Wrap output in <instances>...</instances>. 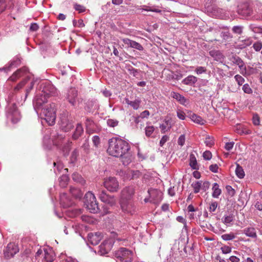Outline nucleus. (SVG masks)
<instances>
[{
	"label": "nucleus",
	"instance_id": "37",
	"mask_svg": "<svg viewBox=\"0 0 262 262\" xmlns=\"http://www.w3.org/2000/svg\"><path fill=\"white\" fill-rule=\"evenodd\" d=\"M160 128L161 130V133L164 134L166 132L170 130L171 126L169 124L168 121H165L164 123L160 126Z\"/></svg>",
	"mask_w": 262,
	"mask_h": 262
},
{
	"label": "nucleus",
	"instance_id": "62",
	"mask_svg": "<svg viewBox=\"0 0 262 262\" xmlns=\"http://www.w3.org/2000/svg\"><path fill=\"white\" fill-rule=\"evenodd\" d=\"M221 250H222V252L224 254L229 253L231 251V248L230 247L227 246H223L221 248Z\"/></svg>",
	"mask_w": 262,
	"mask_h": 262
},
{
	"label": "nucleus",
	"instance_id": "26",
	"mask_svg": "<svg viewBox=\"0 0 262 262\" xmlns=\"http://www.w3.org/2000/svg\"><path fill=\"white\" fill-rule=\"evenodd\" d=\"M171 96L173 98L176 99L181 104L184 105L185 103L187 102L186 99L179 93L172 92L171 93Z\"/></svg>",
	"mask_w": 262,
	"mask_h": 262
},
{
	"label": "nucleus",
	"instance_id": "12",
	"mask_svg": "<svg viewBox=\"0 0 262 262\" xmlns=\"http://www.w3.org/2000/svg\"><path fill=\"white\" fill-rule=\"evenodd\" d=\"M98 195L102 202L111 206L115 205L116 203V199L114 196L107 194L104 190H99Z\"/></svg>",
	"mask_w": 262,
	"mask_h": 262
},
{
	"label": "nucleus",
	"instance_id": "18",
	"mask_svg": "<svg viewBox=\"0 0 262 262\" xmlns=\"http://www.w3.org/2000/svg\"><path fill=\"white\" fill-rule=\"evenodd\" d=\"M55 254L51 248L43 249V259L47 262H53L55 259Z\"/></svg>",
	"mask_w": 262,
	"mask_h": 262
},
{
	"label": "nucleus",
	"instance_id": "15",
	"mask_svg": "<svg viewBox=\"0 0 262 262\" xmlns=\"http://www.w3.org/2000/svg\"><path fill=\"white\" fill-rule=\"evenodd\" d=\"M18 251L19 249L17 246L14 243H10L8 244L6 249L4 251V255L6 258H10Z\"/></svg>",
	"mask_w": 262,
	"mask_h": 262
},
{
	"label": "nucleus",
	"instance_id": "23",
	"mask_svg": "<svg viewBox=\"0 0 262 262\" xmlns=\"http://www.w3.org/2000/svg\"><path fill=\"white\" fill-rule=\"evenodd\" d=\"M20 60L18 58H17L15 60L11 61L8 67L0 68V72L4 71L7 73L8 71H10L12 67H17L20 64Z\"/></svg>",
	"mask_w": 262,
	"mask_h": 262
},
{
	"label": "nucleus",
	"instance_id": "54",
	"mask_svg": "<svg viewBox=\"0 0 262 262\" xmlns=\"http://www.w3.org/2000/svg\"><path fill=\"white\" fill-rule=\"evenodd\" d=\"M78 156H79V151L77 149H76L72 153L71 157L72 161L73 162L75 161Z\"/></svg>",
	"mask_w": 262,
	"mask_h": 262
},
{
	"label": "nucleus",
	"instance_id": "11",
	"mask_svg": "<svg viewBox=\"0 0 262 262\" xmlns=\"http://www.w3.org/2000/svg\"><path fill=\"white\" fill-rule=\"evenodd\" d=\"M103 184L104 187L111 192H116L119 189V183L114 177H110L105 179Z\"/></svg>",
	"mask_w": 262,
	"mask_h": 262
},
{
	"label": "nucleus",
	"instance_id": "34",
	"mask_svg": "<svg viewBox=\"0 0 262 262\" xmlns=\"http://www.w3.org/2000/svg\"><path fill=\"white\" fill-rule=\"evenodd\" d=\"M212 190V196L215 198H217L221 193V190L219 188L218 184L216 183L213 184Z\"/></svg>",
	"mask_w": 262,
	"mask_h": 262
},
{
	"label": "nucleus",
	"instance_id": "36",
	"mask_svg": "<svg viewBox=\"0 0 262 262\" xmlns=\"http://www.w3.org/2000/svg\"><path fill=\"white\" fill-rule=\"evenodd\" d=\"M235 173L236 176L240 179L243 178L245 176V172L243 168L238 164L236 165Z\"/></svg>",
	"mask_w": 262,
	"mask_h": 262
},
{
	"label": "nucleus",
	"instance_id": "44",
	"mask_svg": "<svg viewBox=\"0 0 262 262\" xmlns=\"http://www.w3.org/2000/svg\"><path fill=\"white\" fill-rule=\"evenodd\" d=\"M234 78L239 86L242 85L245 82L244 78L240 75H236L234 76Z\"/></svg>",
	"mask_w": 262,
	"mask_h": 262
},
{
	"label": "nucleus",
	"instance_id": "28",
	"mask_svg": "<svg viewBox=\"0 0 262 262\" xmlns=\"http://www.w3.org/2000/svg\"><path fill=\"white\" fill-rule=\"evenodd\" d=\"M70 191L71 194L76 199H81L83 195V193L78 188L71 187Z\"/></svg>",
	"mask_w": 262,
	"mask_h": 262
},
{
	"label": "nucleus",
	"instance_id": "63",
	"mask_svg": "<svg viewBox=\"0 0 262 262\" xmlns=\"http://www.w3.org/2000/svg\"><path fill=\"white\" fill-rule=\"evenodd\" d=\"M177 116L181 120H184L185 119V113L181 110H178L177 111Z\"/></svg>",
	"mask_w": 262,
	"mask_h": 262
},
{
	"label": "nucleus",
	"instance_id": "3",
	"mask_svg": "<svg viewBox=\"0 0 262 262\" xmlns=\"http://www.w3.org/2000/svg\"><path fill=\"white\" fill-rule=\"evenodd\" d=\"M56 105L54 103L46 104L41 110L40 115L50 125L55 123L56 119Z\"/></svg>",
	"mask_w": 262,
	"mask_h": 262
},
{
	"label": "nucleus",
	"instance_id": "9",
	"mask_svg": "<svg viewBox=\"0 0 262 262\" xmlns=\"http://www.w3.org/2000/svg\"><path fill=\"white\" fill-rule=\"evenodd\" d=\"M148 193L150 199L145 198L144 202L146 203L150 202L156 204L159 203L162 199L161 192L157 189L150 188L148 190Z\"/></svg>",
	"mask_w": 262,
	"mask_h": 262
},
{
	"label": "nucleus",
	"instance_id": "8",
	"mask_svg": "<svg viewBox=\"0 0 262 262\" xmlns=\"http://www.w3.org/2000/svg\"><path fill=\"white\" fill-rule=\"evenodd\" d=\"M47 102V98L42 93H40L36 95L33 99V107L37 114L40 110L44 107L45 103Z\"/></svg>",
	"mask_w": 262,
	"mask_h": 262
},
{
	"label": "nucleus",
	"instance_id": "47",
	"mask_svg": "<svg viewBox=\"0 0 262 262\" xmlns=\"http://www.w3.org/2000/svg\"><path fill=\"white\" fill-rule=\"evenodd\" d=\"M27 80L25 79L21 81L14 88V91L16 92L17 91H18L19 89H21L26 83Z\"/></svg>",
	"mask_w": 262,
	"mask_h": 262
},
{
	"label": "nucleus",
	"instance_id": "31",
	"mask_svg": "<svg viewBox=\"0 0 262 262\" xmlns=\"http://www.w3.org/2000/svg\"><path fill=\"white\" fill-rule=\"evenodd\" d=\"M69 177L66 174H62L59 178V185L61 187H66L69 182Z\"/></svg>",
	"mask_w": 262,
	"mask_h": 262
},
{
	"label": "nucleus",
	"instance_id": "27",
	"mask_svg": "<svg viewBox=\"0 0 262 262\" xmlns=\"http://www.w3.org/2000/svg\"><path fill=\"white\" fill-rule=\"evenodd\" d=\"M54 166L55 168L54 172L56 174L60 173L62 170L68 171L67 168L63 169V164L60 161L54 162Z\"/></svg>",
	"mask_w": 262,
	"mask_h": 262
},
{
	"label": "nucleus",
	"instance_id": "55",
	"mask_svg": "<svg viewBox=\"0 0 262 262\" xmlns=\"http://www.w3.org/2000/svg\"><path fill=\"white\" fill-rule=\"evenodd\" d=\"M242 89L245 93L251 94L252 92V89L248 84H245Z\"/></svg>",
	"mask_w": 262,
	"mask_h": 262
},
{
	"label": "nucleus",
	"instance_id": "24",
	"mask_svg": "<svg viewBox=\"0 0 262 262\" xmlns=\"http://www.w3.org/2000/svg\"><path fill=\"white\" fill-rule=\"evenodd\" d=\"M189 165L193 169L198 170L199 166L194 154L191 153L189 156Z\"/></svg>",
	"mask_w": 262,
	"mask_h": 262
},
{
	"label": "nucleus",
	"instance_id": "29",
	"mask_svg": "<svg viewBox=\"0 0 262 262\" xmlns=\"http://www.w3.org/2000/svg\"><path fill=\"white\" fill-rule=\"evenodd\" d=\"M196 81L197 78L196 77L192 75H189L183 80L182 83L186 85H192L195 83Z\"/></svg>",
	"mask_w": 262,
	"mask_h": 262
},
{
	"label": "nucleus",
	"instance_id": "60",
	"mask_svg": "<svg viewBox=\"0 0 262 262\" xmlns=\"http://www.w3.org/2000/svg\"><path fill=\"white\" fill-rule=\"evenodd\" d=\"M210 187V183L208 181H205L203 183H202L201 189L204 191H206L209 189Z\"/></svg>",
	"mask_w": 262,
	"mask_h": 262
},
{
	"label": "nucleus",
	"instance_id": "52",
	"mask_svg": "<svg viewBox=\"0 0 262 262\" xmlns=\"http://www.w3.org/2000/svg\"><path fill=\"white\" fill-rule=\"evenodd\" d=\"M92 141L95 147H98L100 142V138L98 136H94L92 138Z\"/></svg>",
	"mask_w": 262,
	"mask_h": 262
},
{
	"label": "nucleus",
	"instance_id": "30",
	"mask_svg": "<svg viewBox=\"0 0 262 262\" xmlns=\"http://www.w3.org/2000/svg\"><path fill=\"white\" fill-rule=\"evenodd\" d=\"M244 233L247 236L251 237H256V232L254 228L249 227L246 228L244 230Z\"/></svg>",
	"mask_w": 262,
	"mask_h": 262
},
{
	"label": "nucleus",
	"instance_id": "21",
	"mask_svg": "<svg viewBox=\"0 0 262 262\" xmlns=\"http://www.w3.org/2000/svg\"><path fill=\"white\" fill-rule=\"evenodd\" d=\"M60 204L64 208L69 207L72 205L73 203L68 197L67 193H61L60 195Z\"/></svg>",
	"mask_w": 262,
	"mask_h": 262
},
{
	"label": "nucleus",
	"instance_id": "32",
	"mask_svg": "<svg viewBox=\"0 0 262 262\" xmlns=\"http://www.w3.org/2000/svg\"><path fill=\"white\" fill-rule=\"evenodd\" d=\"M149 114L148 111L146 110L142 112L139 116L135 118V123L138 124L141 121V119L147 118L149 116Z\"/></svg>",
	"mask_w": 262,
	"mask_h": 262
},
{
	"label": "nucleus",
	"instance_id": "39",
	"mask_svg": "<svg viewBox=\"0 0 262 262\" xmlns=\"http://www.w3.org/2000/svg\"><path fill=\"white\" fill-rule=\"evenodd\" d=\"M205 143L206 146L211 147L214 144L213 138L210 136L206 137L205 140Z\"/></svg>",
	"mask_w": 262,
	"mask_h": 262
},
{
	"label": "nucleus",
	"instance_id": "19",
	"mask_svg": "<svg viewBox=\"0 0 262 262\" xmlns=\"http://www.w3.org/2000/svg\"><path fill=\"white\" fill-rule=\"evenodd\" d=\"M74 127L73 122L67 118H63L61 119L60 127L65 132L71 130Z\"/></svg>",
	"mask_w": 262,
	"mask_h": 262
},
{
	"label": "nucleus",
	"instance_id": "13",
	"mask_svg": "<svg viewBox=\"0 0 262 262\" xmlns=\"http://www.w3.org/2000/svg\"><path fill=\"white\" fill-rule=\"evenodd\" d=\"M40 93L48 98L50 96H56L58 92L56 88L50 82L47 81L43 84Z\"/></svg>",
	"mask_w": 262,
	"mask_h": 262
},
{
	"label": "nucleus",
	"instance_id": "41",
	"mask_svg": "<svg viewBox=\"0 0 262 262\" xmlns=\"http://www.w3.org/2000/svg\"><path fill=\"white\" fill-rule=\"evenodd\" d=\"M73 24L74 27H78L79 28H83L85 26L83 20L81 19H79L78 21H76L75 19H73Z\"/></svg>",
	"mask_w": 262,
	"mask_h": 262
},
{
	"label": "nucleus",
	"instance_id": "16",
	"mask_svg": "<svg viewBox=\"0 0 262 262\" xmlns=\"http://www.w3.org/2000/svg\"><path fill=\"white\" fill-rule=\"evenodd\" d=\"M237 12L243 16H249L252 14L253 10L248 3H244L238 7Z\"/></svg>",
	"mask_w": 262,
	"mask_h": 262
},
{
	"label": "nucleus",
	"instance_id": "6",
	"mask_svg": "<svg viewBox=\"0 0 262 262\" xmlns=\"http://www.w3.org/2000/svg\"><path fill=\"white\" fill-rule=\"evenodd\" d=\"M84 204L90 212L96 213L100 210L98 203L93 193L89 191L84 196Z\"/></svg>",
	"mask_w": 262,
	"mask_h": 262
},
{
	"label": "nucleus",
	"instance_id": "14",
	"mask_svg": "<svg viewBox=\"0 0 262 262\" xmlns=\"http://www.w3.org/2000/svg\"><path fill=\"white\" fill-rule=\"evenodd\" d=\"M28 74V70L27 68L23 67L18 69L13 74L9 77V80L12 81H15L19 78L23 76H26L27 78V79H29L30 77Z\"/></svg>",
	"mask_w": 262,
	"mask_h": 262
},
{
	"label": "nucleus",
	"instance_id": "5",
	"mask_svg": "<svg viewBox=\"0 0 262 262\" xmlns=\"http://www.w3.org/2000/svg\"><path fill=\"white\" fill-rule=\"evenodd\" d=\"M131 188L126 187L121 191L120 203L121 209L124 213L130 212Z\"/></svg>",
	"mask_w": 262,
	"mask_h": 262
},
{
	"label": "nucleus",
	"instance_id": "42",
	"mask_svg": "<svg viewBox=\"0 0 262 262\" xmlns=\"http://www.w3.org/2000/svg\"><path fill=\"white\" fill-rule=\"evenodd\" d=\"M217 207V203L216 202H212L209 204L208 210L210 212H214Z\"/></svg>",
	"mask_w": 262,
	"mask_h": 262
},
{
	"label": "nucleus",
	"instance_id": "10",
	"mask_svg": "<svg viewBox=\"0 0 262 262\" xmlns=\"http://www.w3.org/2000/svg\"><path fill=\"white\" fill-rule=\"evenodd\" d=\"M66 100L72 106H75L78 100V91L75 88L69 89L65 95Z\"/></svg>",
	"mask_w": 262,
	"mask_h": 262
},
{
	"label": "nucleus",
	"instance_id": "48",
	"mask_svg": "<svg viewBox=\"0 0 262 262\" xmlns=\"http://www.w3.org/2000/svg\"><path fill=\"white\" fill-rule=\"evenodd\" d=\"M253 47L255 51H259L262 48V43L259 41H256L253 44Z\"/></svg>",
	"mask_w": 262,
	"mask_h": 262
},
{
	"label": "nucleus",
	"instance_id": "64",
	"mask_svg": "<svg viewBox=\"0 0 262 262\" xmlns=\"http://www.w3.org/2000/svg\"><path fill=\"white\" fill-rule=\"evenodd\" d=\"M218 169L219 167L216 164H212L209 166V170L214 173L218 172Z\"/></svg>",
	"mask_w": 262,
	"mask_h": 262
},
{
	"label": "nucleus",
	"instance_id": "25",
	"mask_svg": "<svg viewBox=\"0 0 262 262\" xmlns=\"http://www.w3.org/2000/svg\"><path fill=\"white\" fill-rule=\"evenodd\" d=\"M190 118L194 123L200 125H203L206 123V121L204 119L195 114H190Z\"/></svg>",
	"mask_w": 262,
	"mask_h": 262
},
{
	"label": "nucleus",
	"instance_id": "20",
	"mask_svg": "<svg viewBox=\"0 0 262 262\" xmlns=\"http://www.w3.org/2000/svg\"><path fill=\"white\" fill-rule=\"evenodd\" d=\"M112 247V244L109 241H105L99 246V252L101 255H104L108 253Z\"/></svg>",
	"mask_w": 262,
	"mask_h": 262
},
{
	"label": "nucleus",
	"instance_id": "61",
	"mask_svg": "<svg viewBox=\"0 0 262 262\" xmlns=\"http://www.w3.org/2000/svg\"><path fill=\"white\" fill-rule=\"evenodd\" d=\"M39 26L36 23H32L30 25L29 30L30 31L35 32L38 30Z\"/></svg>",
	"mask_w": 262,
	"mask_h": 262
},
{
	"label": "nucleus",
	"instance_id": "45",
	"mask_svg": "<svg viewBox=\"0 0 262 262\" xmlns=\"http://www.w3.org/2000/svg\"><path fill=\"white\" fill-rule=\"evenodd\" d=\"M132 74L134 76L136 77L138 79H141L142 77V72L141 71H138L132 68Z\"/></svg>",
	"mask_w": 262,
	"mask_h": 262
},
{
	"label": "nucleus",
	"instance_id": "49",
	"mask_svg": "<svg viewBox=\"0 0 262 262\" xmlns=\"http://www.w3.org/2000/svg\"><path fill=\"white\" fill-rule=\"evenodd\" d=\"M203 158L206 160H209L212 158V154L209 150H206L203 154Z\"/></svg>",
	"mask_w": 262,
	"mask_h": 262
},
{
	"label": "nucleus",
	"instance_id": "57",
	"mask_svg": "<svg viewBox=\"0 0 262 262\" xmlns=\"http://www.w3.org/2000/svg\"><path fill=\"white\" fill-rule=\"evenodd\" d=\"M232 31L235 33L241 34L243 32V28L241 26H234L232 28Z\"/></svg>",
	"mask_w": 262,
	"mask_h": 262
},
{
	"label": "nucleus",
	"instance_id": "40",
	"mask_svg": "<svg viewBox=\"0 0 262 262\" xmlns=\"http://www.w3.org/2000/svg\"><path fill=\"white\" fill-rule=\"evenodd\" d=\"M118 121L115 119H108L106 121L107 125L112 127L117 126L118 125Z\"/></svg>",
	"mask_w": 262,
	"mask_h": 262
},
{
	"label": "nucleus",
	"instance_id": "38",
	"mask_svg": "<svg viewBox=\"0 0 262 262\" xmlns=\"http://www.w3.org/2000/svg\"><path fill=\"white\" fill-rule=\"evenodd\" d=\"M155 127L152 125L151 126H147L145 127V135L147 137H151V135L153 134L155 130Z\"/></svg>",
	"mask_w": 262,
	"mask_h": 262
},
{
	"label": "nucleus",
	"instance_id": "22",
	"mask_svg": "<svg viewBox=\"0 0 262 262\" xmlns=\"http://www.w3.org/2000/svg\"><path fill=\"white\" fill-rule=\"evenodd\" d=\"M83 133V128L81 123L77 124L75 130L72 135V138L74 140H76L80 137Z\"/></svg>",
	"mask_w": 262,
	"mask_h": 262
},
{
	"label": "nucleus",
	"instance_id": "56",
	"mask_svg": "<svg viewBox=\"0 0 262 262\" xmlns=\"http://www.w3.org/2000/svg\"><path fill=\"white\" fill-rule=\"evenodd\" d=\"M206 68L203 67H198L195 69V71L198 75L204 73H206Z\"/></svg>",
	"mask_w": 262,
	"mask_h": 262
},
{
	"label": "nucleus",
	"instance_id": "33",
	"mask_svg": "<svg viewBox=\"0 0 262 262\" xmlns=\"http://www.w3.org/2000/svg\"><path fill=\"white\" fill-rule=\"evenodd\" d=\"M72 179L74 181L77 183H79L81 185H84L85 184V181L83 179V178L78 173H73L72 174Z\"/></svg>",
	"mask_w": 262,
	"mask_h": 262
},
{
	"label": "nucleus",
	"instance_id": "46",
	"mask_svg": "<svg viewBox=\"0 0 262 262\" xmlns=\"http://www.w3.org/2000/svg\"><path fill=\"white\" fill-rule=\"evenodd\" d=\"M253 123L255 125H258L260 124V118L257 114H254L252 118Z\"/></svg>",
	"mask_w": 262,
	"mask_h": 262
},
{
	"label": "nucleus",
	"instance_id": "4",
	"mask_svg": "<svg viewBox=\"0 0 262 262\" xmlns=\"http://www.w3.org/2000/svg\"><path fill=\"white\" fill-rule=\"evenodd\" d=\"M52 140L53 145L62 150L64 156L69 154L70 143L69 140L65 138L64 135H53Z\"/></svg>",
	"mask_w": 262,
	"mask_h": 262
},
{
	"label": "nucleus",
	"instance_id": "51",
	"mask_svg": "<svg viewBox=\"0 0 262 262\" xmlns=\"http://www.w3.org/2000/svg\"><path fill=\"white\" fill-rule=\"evenodd\" d=\"M235 236L233 233L225 234L222 235V238L225 241H229L234 238Z\"/></svg>",
	"mask_w": 262,
	"mask_h": 262
},
{
	"label": "nucleus",
	"instance_id": "50",
	"mask_svg": "<svg viewBox=\"0 0 262 262\" xmlns=\"http://www.w3.org/2000/svg\"><path fill=\"white\" fill-rule=\"evenodd\" d=\"M223 221L226 224H230L233 221V217L232 215L226 216L223 219Z\"/></svg>",
	"mask_w": 262,
	"mask_h": 262
},
{
	"label": "nucleus",
	"instance_id": "58",
	"mask_svg": "<svg viewBox=\"0 0 262 262\" xmlns=\"http://www.w3.org/2000/svg\"><path fill=\"white\" fill-rule=\"evenodd\" d=\"M185 137L184 135H181L178 139V144L181 146H183L185 144Z\"/></svg>",
	"mask_w": 262,
	"mask_h": 262
},
{
	"label": "nucleus",
	"instance_id": "35",
	"mask_svg": "<svg viewBox=\"0 0 262 262\" xmlns=\"http://www.w3.org/2000/svg\"><path fill=\"white\" fill-rule=\"evenodd\" d=\"M202 182L195 181L192 183L191 186L193 189V192L195 193H198L201 189Z\"/></svg>",
	"mask_w": 262,
	"mask_h": 262
},
{
	"label": "nucleus",
	"instance_id": "59",
	"mask_svg": "<svg viewBox=\"0 0 262 262\" xmlns=\"http://www.w3.org/2000/svg\"><path fill=\"white\" fill-rule=\"evenodd\" d=\"M169 139V137L167 135L163 136L160 141V145L163 146L164 144Z\"/></svg>",
	"mask_w": 262,
	"mask_h": 262
},
{
	"label": "nucleus",
	"instance_id": "17",
	"mask_svg": "<svg viewBox=\"0 0 262 262\" xmlns=\"http://www.w3.org/2000/svg\"><path fill=\"white\" fill-rule=\"evenodd\" d=\"M102 238V235L100 232L90 233L88 235V241L93 245L98 244Z\"/></svg>",
	"mask_w": 262,
	"mask_h": 262
},
{
	"label": "nucleus",
	"instance_id": "1",
	"mask_svg": "<svg viewBox=\"0 0 262 262\" xmlns=\"http://www.w3.org/2000/svg\"><path fill=\"white\" fill-rule=\"evenodd\" d=\"M107 152L110 156L120 158L122 164L126 166L131 163V154L129 143L119 138H112L108 140Z\"/></svg>",
	"mask_w": 262,
	"mask_h": 262
},
{
	"label": "nucleus",
	"instance_id": "43",
	"mask_svg": "<svg viewBox=\"0 0 262 262\" xmlns=\"http://www.w3.org/2000/svg\"><path fill=\"white\" fill-rule=\"evenodd\" d=\"M74 9L79 12V13H82L85 11V8L81 5L75 4L74 5Z\"/></svg>",
	"mask_w": 262,
	"mask_h": 262
},
{
	"label": "nucleus",
	"instance_id": "2",
	"mask_svg": "<svg viewBox=\"0 0 262 262\" xmlns=\"http://www.w3.org/2000/svg\"><path fill=\"white\" fill-rule=\"evenodd\" d=\"M17 97L13 93L10 94L7 100L8 105L6 108V117L13 123L18 122L21 118L20 113L16 105L18 101Z\"/></svg>",
	"mask_w": 262,
	"mask_h": 262
},
{
	"label": "nucleus",
	"instance_id": "7",
	"mask_svg": "<svg viewBox=\"0 0 262 262\" xmlns=\"http://www.w3.org/2000/svg\"><path fill=\"white\" fill-rule=\"evenodd\" d=\"M115 255L120 262H131V251L122 247L116 251Z\"/></svg>",
	"mask_w": 262,
	"mask_h": 262
},
{
	"label": "nucleus",
	"instance_id": "53",
	"mask_svg": "<svg viewBox=\"0 0 262 262\" xmlns=\"http://www.w3.org/2000/svg\"><path fill=\"white\" fill-rule=\"evenodd\" d=\"M132 48H135L139 51H142L143 50V47L139 43L136 41L132 40Z\"/></svg>",
	"mask_w": 262,
	"mask_h": 262
}]
</instances>
